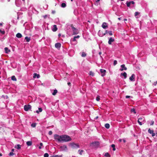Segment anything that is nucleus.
Returning <instances> with one entry per match:
<instances>
[{
    "label": "nucleus",
    "instance_id": "obj_60",
    "mask_svg": "<svg viewBox=\"0 0 157 157\" xmlns=\"http://www.w3.org/2000/svg\"><path fill=\"white\" fill-rule=\"evenodd\" d=\"M14 149H12V150H11L12 152H13V151H14Z\"/></svg>",
    "mask_w": 157,
    "mask_h": 157
},
{
    "label": "nucleus",
    "instance_id": "obj_9",
    "mask_svg": "<svg viewBox=\"0 0 157 157\" xmlns=\"http://www.w3.org/2000/svg\"><path fill=\"white\" fill-rule=\"evenodd\" d=\"M72 146L73 148H77L80 147L79 145L78 144H75V143L72 144Z\"/></svg>",
    "mask_w": 157,
    "mask_h": 157
},
{
    "label": "nucleus",
    "instance_id": "obj_24",
    "mask_svg": "<svg viewBox=\"0 0 157 157\" xmlns=\"http://www.w3.org/2000/svg\"><path fill=\"white\" fill-rule=\"evenodd\" d=\"M25 39L26 40V41L27 42H29L30 40V38L28 36H26L25 37Z\"/></svg>",
    "mask_w": 157,
    "mask_h": 157
},
{
    "label": "nucleus",
    "instance_id": "obj_36",
    "mask_svg": "<svg viewBox=\"0 0 157 157\" xmlns=\"http://www.w3.org/2000/svg\"><path fill=\"white\" fill-rule=\"evenodd\" d=\"M126 4L127 7H129L131 5L129 2H128L127 1L126 2Z\"/></svg>",
    "mask_w": 157,
    "mask_h": 157
},
{
    "label": "nucleus",
    "instance_id": "obj_62",
    "mask_svg": "<svg viewBox=\"0 0 157 157\" xmlns=\"http://www.w3.org/2000/svg\"><path fill=\"white\" fill-rule=\"evenodd\" d=\"M39 149H41V146H40L39 147Z\"/></svg>",
    "mask_w": 157,
    "mask_h": 157
},
{
    "label": "nucleus",
    "instance_id": "obj_12",
    "mask_svg": "<svg viewBox=\"0 0 157 157\" xmlns=\"http://www.w3.org/2000/svg\"><path fill=\"white\" fill-rule=\"evenodd\" d=\"M61 46V44L59 43H57L55 44V47L57 48H59Z\"/></svg>",
    "mask_w": 157,
    "mask_h": 157
},
{
    "label": "nucleus",
    "instance_id": "obj_41",
    "mask_svg": "<svg viewBox=\"0 0 157 157\" xmlns=\"http://www.w3.org/2000/svg\"><path fill=\"white\" fill-rule=\"evenodd\" d=\"M154 124V121H153V120H152L150 122V124L151 125H153Z\"/></svg>",
    "mask_w": 157,
    "mask_h": 157
},
{
    "label": "nucleus",
    "instance_id": "obj_35",
    "mask_svg": "<svg viewBox=\"0 0 157 157\" xmlns=\"http://www.w3.org/2000/svg\"><path fill=\"white\" fill-rule=\"evenodd\" d=\"M5 33V31H2L0 29V35L1 34H4Z\"/></svg>",
    "mask_w": 157,
    "mask_h": 157
},
{
    "label": "nucleus",
    "instance_id": "obj_38",
    "mask_svg": "<svg viewBox=\"0 0 157 157\" xmlns=\"http://www.w3.org/2000/svg\"><path fill=\"white\" fill-rule=\"evenodd\" d=\"M90 75L92 76H94V73L93 72L90 71Z\"/></svg>",
    "mask_w": 157,
    "mask_h": 157
},
{
    "label": "nucleus",
    "instance_id": "obj_11",
    "mask_svg": "<svg viewBox=\"0 0 157 157\" xmlns=\"http://www.w3.org/2000/svg\"><path fill=\"white\" fill-rule=\"evenodd\" d=\"M102 27L104 29H106L108 27V26L107 25V23L105 22H103L102 25Z\"/></svg>",
    "mask_w": 157,
    "mask_h": 157
},
{
    "label": "nucleus",
    "instance_id": "obj_32",
    "mask_svg": "<svg viewBox=\"0 0 157 157\" xmlns=\"http://www.w3.org/2000/svg\"><path fill=\"white\" fill-rule=\"evenodd\" d=\"M26 144L28 146H31L32 145V142L30 141H27L26 142Z\"/></svg>",
    "mask_w": 157,
    "mask_h": 157
},
{
    "label": "nucleus",
    "instance_id": "obj_42",
    "mask_svg": "<svg viewBox=\"0 0 157 157\" xmlns=\"http://www.w3.org/2000/svg\"><path fill=\"white\" fill-rule=\"evenodd\" d=\"M96 100L97 101H99L100 100V97L98 96L96 98Z\"/></svg>",
    "mask_w": 157,
    "mask_h": 157
},
{
    "label": "nucleus",
    "instance_id": "obj_58",
    "mask_svg": "<svg viewBox=\"0 0 157 157\" xmlns=\"http://www.w3.org/2000/svg\"><path fill=\"white\" fill-rule=\"evenodd\" d=\"M67 84L68 86H70L71 84V83L70 82H68L67 83Z\"/></svg>",
    "mask_w": 157,
    "mask_h": 157
},
{
    "label": "nucleus",
    "instance_id": "obj_61",
    "mask_svg": "<svg viewBox=\"0 0 157 157\" xmlns=\"http://www.w3.org/2000/svg\"><path fill=\"white\" fill-rule=\"evenodd\" d=\"M99 54L100 55H101V52H100L99 53Z\"/></svg>",
    "mask_w": 157,
    "mask_h": 157
},
{
    "label": "nucleus",
    "instance_id": "obj_8",
    "mask_svg": "<svg viewBox=\"0 0 157 157\" xmlns=\"http://www.w3.org/2000/svg\"><path fill=\"white\" fill-rule=\"evenodd\" d=\"M121 68L120 69L121 71H123L124 70H126L127 69L126 67H125V65L124 64L121 65Z\"/></svg>",
    "mask_w": 157,
    "mask_h": 157
},
{
    "label": "nucleus",
    "instance_id": "obj_46",
    "mask_svg": "<svg viewBox=\"0 0 157 157\" xmlns=\"http://www.w3.org/2000/svg\"><path fill=\"white\" fill-rule=\"evenodd\" d=\"M130 2V4H135V2L133 1H131L129 2Z\"/></svg>",
    "mask_w": 157,
    "mask_h": 157
},
{
    "label": "nucleus",
    "instance_id": "obj_13",
    "mask_svg": "<svg viewBox=\"0 0 157 157\" xmlns=\"http://www.w3.org/2000/svg\"><path fill=\"white\" fill-rule=\"evenodd\" d=\"M91 144L93 145L94 146H98L99 144V143L98 141H95L92 142Z\"/></svg>",
    "mask_w": 157,
    "mask_h": 157
},
{
    "label": "nucleus",
    "instance_id": "obj_57",
    "mask_svg": "<svg viewBox=\"0 0 157 157\" xmlns=\"http://www.w3.org/2000/svg\"><path fill=\"white\" fill-rule=\"evenodd\" d=\"M123 142L124 143L126 142V140H124V139H123Z\"/></svg>",
    "mask_w": 157,
    "mask_h": 157
},
{
    "label": "nucleus",
    "instance_id": "obj_26",
    "mask_svg": "<svg viewBox=\"0 0 157 157\" xmlns=\"http://www.w3.org/2000/svg\"><path fill=\"white\" fill-rule=\"evenodd\" d=\"M84 151L82 150H79L78 151V153L80 155H82Z\"/></svg>",
    "mask_w": 157,
    "mask_h": 157
},
{
    "label": "nucleus",
    "instance_id": "obj_51",
    "mask_svg": "<svg viewBox=\"0 0 157 157\" xmlns=\"http://www.w3.org/2000/svg\"><path fill=\"white\" fill-rule=\"evenodd\" d=\"M48 17V15H45L44 16H43V17H44V18H47Z\"/></svg>",
    "mask_w": 157,
    "mask_h": 157
},
{
    "label": "nucleus",
    "instance_id": "obj_31",
    "mask_svg": "<svg viewBox=\"0 0 157 157\" xmlns=\"http://www.w3.org/2000/svg\"><path fill=\"white\" fill-rule=\"evenodd\" d=\"M131 112L134 113V114H135L136 113V111L135 109L134 108L131 109Z\"/></svg>",
    "mask_w": 157,
    "mask_h": 157
},
{
    "label": "nucleus",
    "instance_id": "obj_6",
    "mask_svg": "<svg viewBox=\"0 0 157 157\" xmlns=\"http://www.w3.org/2000/svg\"><path fill=\"white\" fill-rule=\"evenodd\" d=\"M100 71L101 73V75L102 77L104 76L105 75V73L106 72V71L105 70L103 69H100Z\"/></svg>",
    "mask_w": 157,
    "mask_h": 157
},
{
    "label": "nucleus",
    "instance_id": "obj_33",
    "mask_svg": "<svg viewBox=\"0 0 157 157\" xmlns=\"http://www.w3.org/2000/svg\"><path fill=\"white\" fill-rule=\"evenodd\" d=\"M105 157H110V155L107 152L105 154Z\"/></svg>",
    "mask_w": 157,
    "mask_h": 157
},
{
    "label": "nucleus",
    "instance_id": "obj_23",
    "mask_svg": "<svg viewBox=\"0 0 157 157\" xmlns=\"http://www.w3.org/2000/svg\"><path fill=\"white\" fill-rule=\"evenodd\" d=\"M22 36V35L20 33H17L16 35V36L18 38H21Z\"/></svg>",
    "mask_w": 157,
    "mask_h": 157
},
{
    "label": "nucleus",
    "instance_id": "obj_45",
    "mask_svg": "<svg viewBox=\"0 0 157 157\" xmlns=\"http://www.w3.org/2000/svg\"><path fill=\"white\" fill-rule=\"evenodd\" d=\"M52 157H62V155L58 156V155H55L53 156Z\"/></svg>",
    "mask_w": 157,
    "mask_h": 157
},
{
    "label": "nucleus",
    "instance_id": "obj_54",
    "mask_svg": "<svg viewBox=\"0 0 157 157\" xmlns=\"http://www.w3.org/2000/svg\"><path fill=\"white\" fill-rule=\"evenodd\" d=\"M40 146H43V144L42 143H40Z\"/></svg>",
    "mask_w": 157,
    "mask_h": 157
},
{
    "label": "nucleus",
    "instance_id": "obj_55",
    "mask_svg": "<svg viewBox=\"0 0 157 157\" xmlns=\"http://www.w3.org/2000/svg\"><path fill=\"white\" fill-rule=\"evenodd\" d=\"M100 0H96L95 2H98L100 1Z\"/></svg>",
    "mask_w": 157,
    "mask_h": 157
},
{
    "label": "nucleus",
    "instance_id": "obj_4",
    "mask_svg": "<svg viewBox=\"0 0 157 157\" xmlns=\"http://www.w3.org/2000/svg\"><path fill=\"white\" fill-rule=\"evenodd\" d=\"M71 27L73 35H76L78 33V30L74 27L72 25H71Z\"/></svg>",
    "mask_w": 157,
    "mask_h": 157
},
{
    "label": "nucleus",
    "instance_id": "obj_37",
    "mask_svg": "<svg viewBox=\"0 0 157 157\" xmlns=\"http://www.w3.org/2000/svg\"><path fill=\"white\" fill-rule=\"evenodd\" d=\"M36 124L35 123H33L31 125V126L33 127H35L36 126Z\"/></svg>",
    "mask_w": 157,
    "mask_h": 157
},
{
    "label": "nucleus",
    "instance_id": "obj_28",
    "mask_svg": "<svg viewBox=\"0 0 157 157\" xmlns=\"http://www.w3.org/2000/svg\"><path fill=\"white\" fill-rule=\"evenodd\" d=\"M21 146L20 144H17V146H15V148L17 149H19L21 148Z\"/></svg>",
    "mask_w": 157,
    "mask_h": 157
},
{
    "label": "nucleus",
    "instance_id": "obj_21",
    "mask_svg": "<svg viewBox=\"0 0 157 157\" xmlns=\"http://www.w3.org/2000/svg\"><path fill=\"white\" fill-rule=\"evenodd\" d=\"M38 110H36V112L37 113H39L40 112H41L42 111V109L41 108H38Z\"/></svg>",
    "mask_w": 157,
    "mask_h": 157
},
{
    "label": "nucleus",
    "instance_id": "obj_1",
    "mask_svg": "<svg viewBox=\"0 0 157 157\" xmlns=\"http://www.w3.org/2000/svg\"><path fill=\"white\" fill-rule=\"evenodd\" d=\"M62 135H59L57 134H55L54 135V139L57 142H62Z\"/></svg>",
    "mask_w": 157,
    "mask_h": 157
},
{
    "label": "nucleus",
    "instance_id": "obj_27",
    "mask_svg": "<svg viewBox=\"0 0 157 157\" xmlns=\"http://www.w3.org/2000/svg\"><path fill=\"white\" fill-rule=\"evenodd\" d=\"M105 127L107 129H109L110 127V125L108 123H106L105 125Z\"/></svg>",
    "mask_w": 157,
    "mask_h": 157
},
{
    "label": "nucleus",
    "instance_id": "obj_10",
    "mask_svg": "<svg viewBox=\"0 0 157 157\" xmlns=\"http://www.w3.org/2000/svg\"><path fill=\"white\" fill-rule=\"evenodd\" d=\"M114 40L112 37H110L109 38L108 41V43L109 44H111L112 42L114 41Z\"/></svg>",
    "mask_w": 157,
    "mask_h": 157
},
{
    "label": "nucleus",
    "instance_id": "obj_2",
    "mask_svg": "<svg viewBox=\"0 0 157 157\" xmlns=\"http://www.w3.org/2000/svg\"><path fill=\"white\" fill-rule=\"evenodd\" d=\"M62 142H68L71 140V138L69 136L66 135H62Z\"/></svg>",
    "mask_w": 157,
    "mask_h": 157
},
{
    "label": "nucleus",
    "instance_id": "obj_5",
    "mask_svg": "<svg viewBox=\"0 0 157 157\" xmlns=\"http://www.w3.org/2000/svg\"><path fill=\"white\" fill-rule=\"evenodd\" d=\"M31 108V106L30 105H25L24 106V109L25 111H28Z\"/></svg>",
    "mask_w": 157,
    "mask_h": 157
},
{
    "label": "nucleus",
    "instance_id": "obj_52",
    "mask_svg": "<svg viewBox=\"0 0 157 157\" xmlns=\"http://www.w3.org/2000/svg\"><path fill=\"white\" fill-rule=\"evenodd\" d=\"M111 146L113 148L115 147V145L114 144H112Z\"/></svg>",
    "mask_w": 157,
    "mask_h": 157
},
{
    "label": "nucleus",
    "instance_id": "obj_43",
    "mask_svg": "<svg viewBox=\"0 0 157 157\" xmlns=\"http://www.w3.org/2000/svg\"><path fill=\"white\" fill-rule=\"evenodd\" d=\"M13 155H14V154L13 153V152H11L10 153L9 155L10 156H11Z\"/></svg>",
    "mask_w": 157,
    "mask_h": 157
},
{
    "label": "nucleus",
    "instance_id": "obj_40",
    "mask_svg": "<svg viewBox=\"0 0 157 157\" xmlns=\"http://www.w3.org/2000/svg\"><path fill=\"white\" fill-rule=\"evenodd\" d=\"M140 14V13L138 12H136L135 13V16H136Z\"/></svg>",
    "mask_w": 157,
    "mask_h": 157
},
{
    "label": "nucleus",
    "instance_id": "obj_53",
    "mask_svg": "<svg viewBox=\"0 0 157 157\" xmlns=\"http://www.w3.org/2000/svg\"><path fill=\"white\" fill-rule=\"evenodd\" d=\"M157 84V81H156L155 82H154V83H153V85L154 86L156 85Z\"/></svg>",
    "mask_w": 157,
    "mask_h": 157
},
{
    "label": "nucleus",
    "instance_id": "obj_56",
    "mask_svg": "<svg viewBox=\"0 0 157 157\" xmlns=\"http://www.w3.org/2000/svg\"><path fill=\"white\" fill-rule=\"evenodd\" d=\"M55 13V11H52V13H53V14Z\"/></svg>",
    "mask_w": 157,
    "mask_h": 157
},
{
    "label": "nucleus",
    "instance_id": "obj_18",
    "mask_svg": "<svg viewBox=\"0 0 157 157\" xmlns=\"http://www.w3.org/2000/svg\"><path fill=\"white\" fill-rule=\"evenodd\" d=\"M57 30V26L56 25H53V27L52 29V30L53 32H56Z\"/></svg>",
    "mask_w": 157,
    "mask_h": 157
},
{
    "label": "nucleus",
    "instance_id": "obj_29",
    "mask_svg": "<svg viewBox=\"0 0 157 157\" xmlns=\"http://www.w3.org/2000/svg\"><path fill=\"white\" fill-rule=\"evenodd\" d=\"M57 93V90L56 89H55L54 90L53 92L52 93V94L53 95H55Z\"/></svg>",
    "mask_w": 157,
    "mask_h": 157
},
{
    "label": "nucleus",
    "instance_id": "obj_14",
    "mask_svg": "<svg viewBox=\"0 0 157 157\" xmlns=\"http://www.w3.org/2000/svg\"><path fill=\"white\" fill-rule=\"evenodd\" d=\"M129 79L131 81H135V75L134 74H132V76L130 77Z\"/></svg>",
    "mask_w": 157,
    "mask_h": 157
},
{
    "label": "nucleus",
    "instance_id": "obj_49",
    "mask_svg": "<svg viewBox=\"0 0 157 157\" xmlns=\"http://www.w3.org/2000/svg\"><path fill=\"white\" fill-rule=\"evenodd\" d=\"M125 97L127 98H132V97H131L130 96H128V95L126 96Z\"/></svg>",
    "mask_w": 157,
    "mask_h": 157
},
{
    "label": "nucleus",
    "instance_id": "obj_47",
    "mask_svg": "<svg viewBox=\"0 0 157 157\" xmlns=\"http://www.w3.org/2000/svg\"><path fill=\"white\" fill-rule=\"evenodd\" d=\"M52 131H49L48 132V134L50 135H52Z\"/></svg>",
    "mask_w": 157,
    "mask_h": 157
},
{
    "label": "nucleus",
    "instance_id": "obj_34",
    "mask_svg": "<svg viewBox=\"0 0 157 157\" xmlns=\"http://www.w3.org/2000/svg\"><path fill=\"white\" fill-rule=\"evenodd\" d=\"M107 33H108L110 36H112L113 35V32L112 31H107Z\"/></svg>",
    "mask_w": 157,
    "mask_h": 157
},
{
    "label": "nucleus",
    "instance_id": "obj_17",
    "mask_svg": "<svg viewBox=\"0 0 157 157\" xmlns=\"http://www.w3.org/2000/svg\"><path fill=\"white\" fill-rule=\"evenodd\" d=\"M5 53L8 54L10 52V50L8 48L6 47L4 48Z\"/></svg>",
    "mask_w": 157,
    "mask_h": 157
},
{
    "label": "nucleus",
    "instance_id": "obj_16",
    "mask_svg": "<svg viewBox=\"0 0 157 157\" xmlns=\"http://www.w3.org/2000/svg\"><path fill=\"white\" fill-rule=\"evenodd\" d=\"M36 77V78H39L40 77V75L39 74H38L36 73H34L33 74V78H35Z\"/></svg>",
    "mask_w": 157,
    "mask_h": 157
},
{
    "label": "nucleus",
    "instance_id": "obj_7",
    "mask_svg": "<svg viewBox=\"0 0 157 157\" xmlns=\"http://www.w3.org/2000/svg\"><path fill=\"white\" fill-rule=\"evenodd\" d=\"M148 132L150 134H151L152 136L153 137L155 136V134L154 132V131L152 130H151L150 129H149L148 131Z\"/></svg>",
    "mask_w": 157,
    "mask_h": 157
},
{
    "label": "nucleus",
    "instance_id": "obj_22",
    "mask_svg": "<svg viewBox=\"0 0 157 157\" xmlns=\"http://www.w3.org/2000/svg\"><path fill=\"white\" fill-rule=\"evenodd\" d=\"M61 7L62 8H65L66 6V2H63L61 5Z\"/></svg>",
    "mask_w": 157,
    "mask_h": 157
},
{
    "label": "nucleus",
    "instance_id": "obj_3",
    "mask_svg": "<svg viewBox=\"0 0 157 157\" xmlns=\"http://www.w3.org/2000/svg\"><path fill=\"white\" fill-rule=\"evenodd\" d=\"M137 122L140 125H142L145 122V118L143 117H141L138 119Z\"/></svg>",
    "mask_w": 157,
    "mask_h": 157
},
{
    "label": "nucleus",
    "instance_id": "obj_25",
    "mask_svg": "<svg viewBox=\"0 0 157 157\" xmlns=\"http://www.w3.org/2000/svg\"><path fill=\"white\" fill-rule=\"evenodd\" d=\"M87 55L84 52H82V54L81 55V56L82 57H85Z\"/></svg>",
    "mask_w": 157,
    "mask_h": 157
},
{
    "label": "nucleus",
    "instance_id": "obj_50",
    "mask_svg": "<svg viewBox=\"0 0 157 157\" xmlns=\"http://www.w3.org/2000/svg\"><path fill=\"white\" fill-rule=\"evenodd\" d=\"M72 40L73 41H76V38H75V37H74L73 38V39H72Z\"/></svg>",
    "mask_w": 157,
    "mask_h": 157
},
{
    "label": "nucleus",
    "instance_id": "obj_64",
    "mask_svg": "<svg viewBox=\"0 0 157 157\" xmlns=\"http://www.w3.org/2000/svg\"><path fill=\"white\" fill-rule=\"evenodd\" d=\"M122 140V139H120L119 140V141L121 142Z\"/></svg>",
    "mask_w": 157,
    "mask_h": 157
},
{
    "label": "nucleus",
    "instance_id": "obj_20",
    "mask_svg": "<svg viewBox=\"0 0 157 157\" xmlns=\"http://www.w3.org/2000/svg\"><path fill=\"white\" fill-rule=\"evenodd\" d=\"M61 149L63 150H67V147L66 145H63L61 147Z\"/></svg>",
    "mask_w": 157,
    "mask_h": 157
},
{
    "label": "nucleus",
    "instance_id": "obj_59",
    "mask_svg": "<svg viewBox=\"0 0 157 157\" xmlns=\"http://www.w3.org/2000/svg\"><path fill=\"white\" fill-rule=\"evenodd\" d=\"M113 151H115L116 150V148H115V147L113 148Z\"/></svg>",
    "mask_w": 157,
    "mask_h": 157
},
{
    "label": "nucleus",
    "instance_id": "obj_15",
    "mask_svg": "<svg viewBox=\"0 0 157 157\" xmlns=\"http://www.w3.org/2000/svg\"><path fill=\"white\" fill-rule=\"evenodd\" d=\"M122 76H124V78L125 79L127 77V74L125 72H124L123 73H121L120 75V76L121 77Z\"/></svg>",
    "mask_w": 157,
    "mask_h": 157
},
{
    "label": "nucleus",
    "instance_id": "obj_30",
    "mask_svg": "<svg viewBox=\"0 0 157 157\" xmlns=\"http://www.w3.org/2000/svg\"><path fill=\"white\" fill-rule=\"evenodd\" d=\"M11 80L14 81H17V78L15 76L13 75L11 77Z\"/></svg>",
    "mask_w": 157,
    "mask_h": 157
},
{
    "label": "nucleus",
    "instance_id": "obj_44",
    "mask_svg": "<svg viewBox=\"0 0 157 157\" xmlns=\"http://www.w3.org/2000/svg\"><path fill=\"white\" fill-rule=\"evenodd\" d=\"M117 63V61L116 60H115L113 62V64L114 65H115Z\"/></svg>",
    "mask_w": 157,
    "mask_h": 157
},
{
    "label": "nucleus",
    "instance_id": "obj_63",
    "mask_svg": "<svg viewBox=\"0 0 157 157\" xmlns=\"http://www.w3.org/2000/svg\"><path fill=\"white\" fill-rule=\"evenodd\" d=\"M58 36H59V37L60 36H61V34H60V33H59V34H58Z\"/></svg>",
    "mask_w": 157,
    "mask_h": 157
},
{
    "label": "nucleus",
    "instance_id": "obj_39",
    "mask_svg": "<svg viewBox=\"0 0 157 157\" xmlns=\"http://www.w3.org/2000/svg\"><path fill=\"white\" fill-rule=\"evenodd\" d=\"M44 157H48L49 155L48 153H45L44 154Z\"/></svg>",
    "mask_w": 157,
    "mask_h": 157
},
{
    "label": "nucleus",
    "instance_id": "obj_19",
    "mask_svg": "<svg viewBox=\"0 0 157 157\" xmlns=\"http://www.w3.org/2000/svg\"><path fill=\"white\" fill-rule=\"evenodd\" d=\"M100 31H99L98 33V34L100 36H101V37L105 35L107 33V30H105V33H104L103 34H100Z\"/></svg>",
    "mask_w": 157,
    "mask_h": 157
},
{
    "label": "nucleus",
    "instance_id": "obj_48",
    "mask_svg": "<svg viewBox=\"0 0 157 157\" xmlns=\"http://www.w3.org/2000/svg\"><path fill=\"white\" fill-rule=\"evenodd\" d=\"M80 37V36L78 35V36H74V37H75V38H77V39H78Z\"/></svg>",
    "mask_w": 157,
    "mask_h": 157
}]
</instances>
